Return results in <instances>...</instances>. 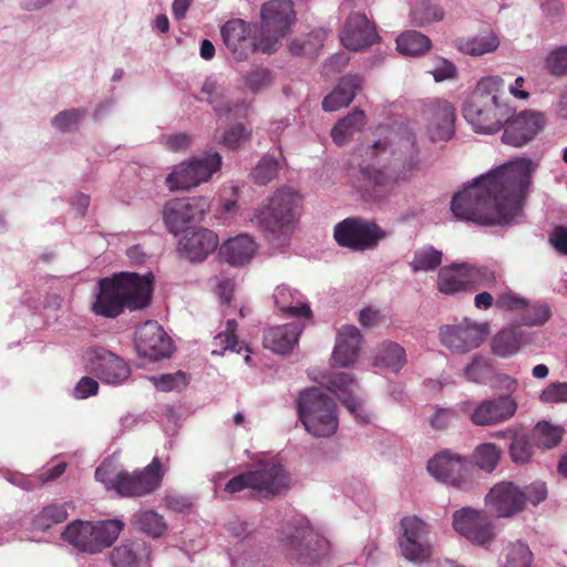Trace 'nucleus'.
Here are the masks:
<instances>
[{
	"label": "nucleus",
	"instance_id": "nucleus-1",
	"mask_svg": "<svg viewBox=\"0 0 567 567\" xmlns=\"http://www.w3.org/2000/svg\"><path fill=\"white\" fill-rule=\"evenodd\" d=\"M533 171L530 159L517 158L476 178L452 198L453 215L482 226L513 224L522 213Z\"/></svg>",
	"mask_w": 567,
	"mask_h": 567
},
{
	"label": "nucleus",
	"instance_id": "nucleus-2",
	"mask_svg": "<svg viewBox=\"0 0 567 567\" xmlns=\"http://www.w3.org/2000/svg\"><path fill=\"white\" fill-rule=\"evenodd\" d=\"M153 276L120 272L99 281V293L91 306L95 316L115 319L125 310L136 311L151 303Z\"/></svg>",
	"mask_w": 567,
	"mask_h": 567
},
{
	"label": "nucleus",
	"instance_id": "nucleus-3",
	"mask_svg": "<svg viewBox=\"0 0 567 567\" xmlns=\"http://www.w3.org/2000/svg\"><path fill=\"white\" fill-rule=\"evenodd\" d=\"M504 81L498 75L483 78L463 107L465 120L475 132L493 134L509 120L513 107L502 101Z\"/></svg>",
	"mask_w": 567,
	"mask_h": 567
},
{
	"label": "nucleus",
	"instance_id": "nucleus-4",
	"mask_svg": "<svg viewBox=\"0 0 567 567\" xmlns=\"http://www.w3.org/2000/svg\"><path fill=\"white\" fill-rule=\"evenodd\" d=\"M299 195L288 187L276 189L255 208L250 221L270 243H284L295 229Z\"/></svg>",
	"mask_w": 567,
	"mask_h": 567
},
{
	"label": "nucleus",
	"instance_id": "nucleus-5",
	"mask_svg": "<svg viewBox=\"0 0 567 567\" xmlns=\"http://www.w3.org/2000/svg\"><path fill=\"white\" fill-rule=\"evenodd\" d=\"M392 146L393 164L391 173L373 165L360 167L362 179L379 190L392 189L400 182L408 181L420 165V151L414 134L406 133Z\"/></svg>",
	"mask_w": 567,
	"mask_h": 567
},
{
	"label": "nucleus",
	"instance_id": "nucleus-6",
	"mask_svg": "<svg viewBox=\"0 0 567 567\" xmlns=\"http://www.w3.org/2000/svg\"><path fill=\"white\" fill-rule=\"evenodd\" d=\"M278 546L280 553L290 561L312 564L327 554L329 543L308 522H299L282 526Z\"/></svg>",
	"mask_w": 567,
	"mask_h": 567
},
{
	"label": "nucleus",
	"instance_id": "nucleus-7",
	"mask_svg": "<svg viewBox=\"0 0 567 567\" xmlns=\"http://www.w3.org/2000/svg\"><path fill=\"white\" fill-rule=\"evenodd\" d=\"M298 415L307 432L316 437L336 433L339 420L336 402L319 388L303 390L297 401Z\"/></svg>",
	"mask_w": 567,
	"mask_h": 567
},
{
	"label": "nucleus",
	"instance_id": "nucleus-8",
	"mask_svg": "<svg viewBox=\"0 0 567 567\" xmlns=\"http://www.w3.org/2000/svg\"><path fill=\"white\" fill-rule=\"evenodd\" d=\"M546 497L547 487L544 482L536 481L523 488L513 482H501L489 489L485 502L497 517H511L523 512L527 504L536 506Z\"/></svg>",
	"mask_w": 567,
	"mask_h": 567
},
{
	"label": "nucleus",
	"instance_id": "nucleus-9",
	"mask_svg": "<svg viewBox=\"0 0 567 567\" xmlns=\"http://www.w3.org/2000/svg\"><path fill=\"white\" fill-rule=\"evenodd\" d=\"M123 528L124 523L118 519L96 523L78 519L64 528L62 539L80 551L96 554L110 547Z\"/></svg>",
	"mask_w": 567,
	"mask_h": 567
},
{
	"label": "nucleus",
	"instance_id": "nucleus-10",
	"mask_svg": "<svg viewBox=\"0 0 567 567\" xmlns=\"http://www.w3.org/2000/svg\"><path fill=\"white\" fill-rule=\"evenodd\" d=\"M260 50L264 53L276 52L280 41L290 32L296 22V12L291 0H270L260 10Z\"/></svg>",
	"mask_w": 567,
	"mask_h": 567
},
{
	"label": "nucleus",
	"instance_id": "nucleus-11",
	"mask_svg": "<svg viewBox=\"0 0 567 567\" xmlns=\"http://www.w3.org/2000/svg\"><path fill=\"white\" fill-rule=\"evenodd\" d=\"M333 237L339 246L363 252L375 249L386 231L373 220L348 217L334 226Z\"/></svg>",
	"mask_w": 567,
	"mask_h": 567
},
{
	"label": "nucleus",
	"instance_id": "nucleus-12",
	"mask_svg": "<svg viewBox=\"0 0 567 567\" xmlns=\"http://www.w3.org/2000/svg\"><path fill=\"white\" fill-rule=\"evenodd\" d=\"M164 470L161 461L154 457L142 470L120 471L110 481V486L122 497H141L155 492L162 484Z\"/></svg>",
	"mask_w": 567,
	"mask_h": 567
},
{
	"label": "nucleus",
	"instance_id": "nucleus-13",
	"mask_svg": "<svg viewBox=\"0 0 567 567\" xmlns=\"http://www.w3.org/2000/svg\"><path fill=\"white\" fill-rule=\"evenodd\" d=\"M518 404L509 394L478 402L466 401L460 404V411L476 426H495L511 420Z\"/></svg>",
	"mask_w": 567,
	"mask_h": 567
},
{
	"label": "nucleus",
	"instance_id": "nucleus-14",
	"mask_svg": "<svg viewBox=\"0 0 567 567\" xmlns=\"http://www.w3.org/2000/svg\"><path fill=\"white\" fill-rule=\"evenodd\" d=\"M431 527L417 516H405L400 523L398 537L402 556L412 563L422 564L432 555Z\"/></svg>",
	"mask_w": 567,
	"mask_h": 567
},
{
	"label": "nucleus",
	"instance_id": "nucleus-15",
	"mask_svg": "<svg viewBox=\"0 0 567 567\" xmlns=\"http://www.w3.org/2000/svg\"><path fill=\"white\" fill-rule=\"evenodd\" d=\"M221 157L218 153L194 157L189 162L174 167L166 177V186L171 190L188 189L207 182L220 168Z\"/></svg>",
	"mask_w": 567,
	"mask_h": 567
},
{
	"label": "nucleus",
	"instance_id": "nucleus-16",
	"mask_svg": "<svg viewBox=\"0 0 567 567\" xmlns=\"http://www.w3.org/2000/svg\"><path fill=\"white\" fill-rule=\"evenodd\" d=\"M208 209L204 197L174 198L165 204L163 218L168 231L177 235L186 226L202 221Z\"/></svg>",
	"mask_w": 567,
	"mask_h": 567
},
{
	"label": "nucleus",
	"instance_id": "nucleus-17",
	"mask_svg": "<svg viewBox=\"0 0 567 567\" xmlns=\"http://www.w3.org/2000/svg\"><path fill=\"white\" fill-rule=\"evenodd\" d=\"M454 529L475 545L484 546L495 536V526L482 511L464 507L453 514Z\"/></svg>",
	"mask_w": 567,
	"mask_h": 567
},
{
	"label": "nucleus",
	"instance_id": "nucleus-18",
	"mask_svg": "<svg viewBox=\"0 0 567 567\" xmlns=\"http://www.w3.org/2000/svg\"><path fill=\"white\" fill-rule=\"evenodd\" d=\"M487 334L486 324L464 320L454 326H443L440 329L441 342L452 352L466 353L478 348Z\"/></svg>",
	"mask_w": 567,
	"mask_h": 567
},
{
	"label": "nucleus",
	"instance_id": "nucleus-19",
	"mask_svg": "<svg viewBox=\"0 0 567 567\" xmlns=\"http://www.w3.org/2000/svg\"><path fill=\"white\" fill-rule=\"evenodd\" d=\"M467 466L464 456L450 450L437 453L427 462V471L433 477L456 488L466 487Z\"/></svg>",
	"mask_w": 567,
	"mask_h": 567
},
{
	"label": "nucleus",
	"instance_id": "nucleus-20",
	"mask_svg": "<svg viewBox=\"0 0 567 567\" xmlns=\"http://www.w3.org/2000/svg\"><path fill=\"white\" fill-rule=\"evenodd\" d=\"M135 347L140 357L151 361L168 358L172 340L156 321H146L135 333Z\"/></svg>",
	"mask_w": 567,
	"mask_h": 567
},
{
	"label": "nucleus",
	"instance_id": "nucleus-21",
	"mask_svg": "<svg viewBox=\"0 0 567 567\" xmlns=\"http://www.w3.org/2000/svg\"><path fill=\"white\" fill-rule=\"evenodd\" d=\"M252 33V25L243 19L227 21L220 30L226 48L237 61H245L248 56L260 49Z\"/></svg>",
	"mask_w": 567,
	"mask_h": 567
},
{
	"label": "nucleus",
	"instance_id": "nucleus-22",
	"mask_svg": "<svg viewBox=\"0 0 567 567\" xmlns=\"http://www.w3.org/2000/svg\"><path fill=\"white\" fill-rule=\"evenodd\" d=\"M544 116L536 112L524 111L514 117L512 114L509 120L504 123L502 141L507 145L520 147L532 141L544 127Z\"/></svg>",
	"mask_w": 567,
	"mask_h": 567
},
{
	"label": "nucleus",
	"instance_id": "nucleus-23",
	"mask_svg": "<svg viewBox=\"0 0 567 567\" xmlns=\"http://www.w3.org/2000/svg\"><path fill=\"white\" fill-rule=\"evenodd\" d=\"M250 472L252 491L262 497H272L288 488L289 477L285 467L274 461L260 463Z\"/></svg>",
	"mask_w": 567,
	"mask_h": 567
},
{
	"label": "nucleus",
	"instance_id": "nucleus-24",
	"mask_svg": "<svg viewBox=\"0 0 567 567\" xmlns=\"http://www.w3.org/2000/svg\"><path fill=\"white\" fill-rule=\"evenodd\" d=\"M89 368L103 382L110 384L121 383L131 374V370L123 359L103 348L91 351Z\"/></svg>",
	"mask_w": 567,
	"mask_h": 567
},
{
	"label": "nucleus",
	"instance_id": "nucleus-25",
	"mask_svg": "<svg viewBox=\"0 0 567 567\" xmlns=\"http://www.w3.org/2000/svg\"><path fill=\"white\" fill-rule=\"evenodd\" d=\"M340 40L347 49L358 51L378 42L379 35L364 14L351 13L340 32Z\"/></svg>",
	"mask_w": 567,
	"mask_h": 567
},
{
	"label": "nucleus",
	"instance_id": "nucleus-26",
	"mask_svg": "<svg viewBox=\"0 0 567 567\" xmlns=\"http://www.w3.org/2000/svg\"><path fill=\"white\" fill-rule=\"evenodd\" d=\"M425 114L429 120V134L432 141H447L454 134L455 109L445 100L432 101Z\"/></svg>",
	"mask_w": 567,
	"mask_h": 567
},
{
	"label": "nucleus",
	"instance_id": "nucleus-27",
	"mask_svg": "<svg viewBox=\"0 0 567 567\" xmlns=\"http://www.w3.org/2000/svg\"><path fill=\"white\" fill-rule=\"evenodd\" d=\"M218 246V236L210 229L186 233L178 243L179 252L190 261H202Z\"/></svg>",
	"mask_w": 567,
	"mask_h": 567
},
{
	"label": "nucleus",
	"instance_id": "nucleus-28",
	"mask_svg": "<svg viewBox=\"0 0 567 567\" xmlns=\"http://www.w3.org/2000/svg\"><path fill=\"white\" fill-rule=\"evenodd\" d=\"M436 288L446 296L471 293L467 262L442 267L437 274Z\"/></svg>",
	"mask_w": 567,
	"mask_h": 567
},
{
	"label": "nucleus",
	"instance_id": "nucleus-29",
	"mask_svg": "<svg viewBox=\"0 0 567 567\" xmlns=\"http://www.w3.org/2000/svg\"><path fill=\"white\" fill-rule=\"evenodd\" d=\"M362 334L354 326H343L337 336L332 352V361L340 367H348L355 362L359 355Z\"/></svg>",
	"mask_w": 567,
	"mask_h": 567
},
{
	"label": "nucleus",
	"instance_id": "nucleus-30",
	"mask_svg": "<svg viewBox=\"0 0 567 567\" xmlns=\"http://www.w3.org/2000/svg\"><path fill=\"white\" fill-rule=\"evenodd\" d=\"M363 79L358 74L342 76L336 87L323 99L322 109L334 112L348 106L362 90Z\"/></svg>",
	"mask_w": 567,
	"mask_h": 567
},
{
	"label": "nucleus",
	"instance_id": "nucleus-31",
	"mask_svg": "<svg viewBox=\"0 0 567 567\" xmlns=\"http://www.w3.org/2000/svg\"><path fill=\"white\" fill-rule=\"evenodd\" d=\"M329 384L333 391L338 392V398L349 412L357 419L364 421V409L361 400L353 393L358 385L351 374L346 372L332 373L329 377Z\"/></svg>",
	"mask_w": 567,
	"mask_h": 567
},
{
	"label": "nucleus",
	"instance_id": "nucleus-32",
	"mask_svg": "<svg viewBox=\"0 0 567 567\" xmlns=\"http://www.w3.org/2000/svg\"><path fill=\"white\" fill-rule=\"evenodd\" d=\"M302 329L299 322L271 328L264 336V346L277 353H289L298 342Z\"/></svg>",
	"mask_w": 567,
	"mask_h": 567
},
{
	"label": "nucleus",
	"instance_id": "nucleus-33",
	"mask_svg": "<svg viewBox=\"0 0 567 567\" xmlns=\"http://www.w3.org/2000/svg\"><path fill=\"white\" fill-rule=\"evenodd\" d=\"M257 249V244L248 235H239L225 241L219 249L223 259L233 265L241 266L250 261Z\"/></svg>",
	"mask_w": 567,
	"mask_h": 567
},
{
	"label": "nucleus",
	"instance_id": "nucleus-34",
	"mask_svg": "<svg viewBox=\"0 0 567 567\" xmlns=\"http://www.w3.org/2000/svg\"><path fill=\"white\" fill-rule=\"evenodd\" d=\"M274 299L278 309L289 317H311V309L301 300V293L286 285H280L275 289Z\"/></svg>",
	"mask_w": 567,
	"mask_h": 567
},
{
	"label": "nucleus",
	"instance_id": "nucleus-35",
	"mask_svg": "<svg viewBox=\"0 0 567 567\" xmlns=\"http://www.w3.org/2000/svg\"><path fill=\"white\" fill-rule=\"evenodd\" d=\"M197 99L210 104L217 116L229 114L236 106L226 89L213 79L205 80Z\"/></svg>",
	"mask_w": 567,
	"mask_h": 567
},
{
	"label": "nucleus",
	"instance_id": "nucleus-36",
	"mask_svg": "<svg viewBox=\"0 0 567 567\" xmlns=\"http://www.w3.org/2000/svg\"><path fill=\"white\" fill-rule=\"evenodd\" d=\"M142 553L148 560L151 551L143 542L122 544L112 550V565L113 567H140Z\"/></svg>",
	"mask_w": 567,
	"mask_h": 567
},
{
	"label": "nucleus",
	"instance_id": "nucleus-37",
	"mask_svg": "<svg viewBox=\"0 0 567 567\" xmlns=\"http://www.w3.org/2000/svg\"><path fill=\"white\" fill-rule=\"evenodd\" d=\"M365 123L364 112L360 109H355L352 113L336 123L331 131V137L337 145L341 146L346 144L354 133L361 131Z\"/></svg>",
	"mask_w": 567,
	"mask_h": 567
},
{
	"label": "nucleus",
	"instance_id": "nucleus-38",
	"mask_svg": "<svg viewBox=\"0 0 567 567\" xmlns=\"http://www.w3.org/2000/svg\"><path fill=\"white\" fill-rule=\"evenodd\" d=\"M457 49L468 55H483L497 50L499 40L493 32L478 34L476 37L460 38L456 40Z\"/></svg>",
	"mask_w": 567,
	"mask_h": 567
},
{
	"label": "nucleus",
	"instance_id": "nucleus-39",
	"mask_svg": "<svg viewBox=\"0 0 567 567\" xmlns=\"http://www.w3.org/2000/svg\"><path fill=\"white\" fill-rule=\"evenodd\" d=\"M405 350L395 342L381 343L374 357V365L398 372L405 364Z\"/></svg>",
	"mask_w": 567,
	"mask_h": 567
},
{
	"label": "nucleus",
	"instance_id": "nucleus-40",
	"mask_svg": "<svg viewBox=\"0 0 567 567\" xmlns=\"http://www.w3.org/2000/svg\"><path fill=\"white\" fill-rule=\"evenodd\" d=\"M431 48L430 39L417 31H406L396 39V49L405 55H420Z\"/></svg>",
	"mask_w": 567,
	"mask_h": 567
},
{
	"label": "nucleus",
	"instance_id": "nucleus-41",
	"mask_svg": "<svg viewBox=\"0 0 567 567\" xmlns=\"http://www.w3.org/2000/svg\"><path fill=\"white\" fill-rule=\"evenodd\" d=\"M564 429L558 425H553L547 421L538 422L533 432L532 439L536 445L544 449H551L561 442Z\"/></svg>",
	"mask_w": 567,
	"mask_h": 567
},
{
	"label": "nucleus",
	"instance_id": "nucleus-42",
	"mask_svg": "<svg viewBox=\"0 0 567 567\" xmlns=\"http://www.w3.org/2000/svg\"><path fill=\"white\" fill-rule=\"evenodd\" d=\"M468 279H470V292L477 291L481 288L494 289L503 285L499 280L501 277L487 267H477L467 264Z\"/></svg>",
	"mask_w": 567,
	"mask_h": 567
},
{
	"label": "nucleus",
	"instance_id": "nucleus-43",
	"mask_svg": "<svg viewBox=\"0 0 567 567\" xmlns=\"http://www.w3.org/2000/svg\"><path fill=\"white\" fill-rule=\"evenodd\" d=\"M520 334L515 329H503L493 339V352L499 357H511L519 350Z\"/></svg>",
	"mask_w": 567,
	"mask_h": 567
},
{
	"label": "nucleus",
	"instance_id": "nucleus-44",
	"mask_svg": "<svg viewBox=\"0 0 567 567\" xmlns=\"http://www.w3.org/2000/svg\"><path fill=\"white\" fill-rule=\"evenodd\" d=\"M68 518V512L64 505L51 504L44 506L33 518L34 529L47 530L52 526L63 523Z\"/></svg>",
	"mask_w": 567,
	"mask_h": 567
},
{
	"label": "nucleus",
	"instance_id": "nucleus-45",
	"mask_svg": "<svg viewBox=\"0 0 567 567\" xmlns=\"http://www.w3.org/2000/svg\"><path fill=\"white\" fill-rule=\"evenodd\" d=\"M444 17L442 8L431 0H421L411 10L413 24L423 27L432 22L441 21Z\"/></svg>",
	"mask_w": 567,
	"mask_h": 567
},
{
	"label": "nucleus",
	"instance_id": "nucleus-46",
	"mask_svg": "<svg viewBox=\"0 0 567 567\" xmlns=\"http://www.w3.org/2000/svg\"><path fill=\"white\" fill-rule=\"evenodd\" d=\"M279 169V162L272 155L266 154L251 169L250 178L256 185L265 186L278 176Z\"/></svg>",
	"mask_w": 567,
	"mask_h": 567
},
{
	"label": "nucleus",
	"instance_id": "nucleus-47",
	"mask_svg": "<svg viewBox=\"0 0 567 567\" xmlns=\"http://www.w3.org/2000/svg\"><path fill=\"white\" fill-rule=\"evenodd\" d=\"M503 454L501 447L494 443H482L477 445L473 453L474 463L486 473H492Z\"/></svg>",
	"mask_w": 567,
	"mask_h": 567
},
{
	"label": "nucleus",
	"instance_id": "nucleus-48",
	"mask_svg": "<svg viewBox=\"0 0 567 567\" xmlns=\"http://www.w3.org/2000/svg\"><path fill=\"white\" fill-rule=\"evenodd\" d=\"M238 323L235 319H229L226 323V330L215 337V343L218 348L212 350V354L221 355L226 350L240 353L244 347L239 343L236 330ZM245 350H248L245 347Z\"/></svg>",
	"mask_w": 567,
	"mask_h": 567
},
{
	"label": "nucleus",
	"instance_id": "nucleus-49",
	"mask_svg": "<svg viewBox=\"0 0 567 567\" xmlns=\"http://www.w3.org/2000/svg\"><path fill=\"white\" fill-rule=\"evenodd\" d=\"M442 251L432 246L422 247L414 252L410 266L414 272L432 271L442 264Z\"/></svg>",
	"mask_w": 567,
	"mask_h": 567
},
{
	"label": "nucleus",
	"instance_id": "nucleus-50",
	"mask_svg": "<svg viewBox=\"0 0 567 567\" xmlns=\"http://www.w3.org/2000/svg\"><path fill=\"white\" fill-rule=\"evenodd\" d=\"M134 523L138 529L153 537L162 536L167 527L164 517L152 509L136 514Z\"/></svg>",
	"mask_w": 567,
	"mask_h": 567
},
{
	"label": "nucleus",
	"instance_id": "nucleus-51",
	"mask_svg": "<svg viewBox=\"0 0 567 567\" xmlns=\"http://www.w3.org/2000/svg\"><path fill=\"white\" fill-rule=\"evenodd\" d=\"M509 455L515 463H526L533 455V444L528 436L515 434L509 445Z\"/></svg>",
	"mask_w": 567,
	"mask_h": 567
},
{
	"label": "nucleus",
	"instance_id": "nucleus-52",
	"mask_svg": "<svg viewBox=\"0 0 567 567\" xmlns=\"http://www.w3.org/2000/svg\"><path fill=\"white\" fill-rule=\"evenodd\" d=\"M532 551L524 543L513 544L507 554L506 567H530Z\"/></svg>",
	"mask_w": 567,
	"mask_h": 567
},
{
	"label": "nucleus",
	"instance_id": "nucleus-53",
	"mask_svg": "<svg viewBox=\"0 0 567 567\" xmlns=\"http://www.w3.org/2000/svg\"><path fill=\"white\" fill-rule=\"evenodd\" d=\"M489 370L488 360L481 355H475L472 362L465 367L464 377L470 382L481 383L487 378Z\"/></svg>",
	"mask_w": 567,
	"mask_h": 567
},
{
	"label": "nucleus",
	"instance_id": "nucleus-54",
	"mask_svg": "<svg viewBox=\"0 0 567 567\" xmlns=\"http://www.w3.org/2000/svg\"><path fill=\"white\" fill-rule=\"evenodd\" d=\"M85 112L81 109H71L60 112L52 120L55 128L62 132H69L79 125L80 120L84 116Z\"/></svg>",
	"mask_w": 567,
	"mask_h": 567
},
{
	"label": "nucleus",
	"instance_id": "nucleus-55",
	"mask_svg": "<svg viewBox=\"0 0 567 567\" xmlns=\"http://www.w3.org/2000/svg\"><path fill=\"white\" fill-rule=\"evenodd\" d=\"M271 82V72L266 68H256L245 76V84L254 93L268 87Z\"/></svg>",
	"mask_w": 567,
	"mask_h": 567
},
{
	"label": "nucleus",
	"instance_id": "nucleus-56",
	"mask_svg": "<svg viewBox=\"0 0 567 567\" xmlns=\"http://www.w3.org/2000/svg\"><path fill=\"white\" fill-rule=\"evenodd\" d=\"M546 66L554 75L567 74V47L554 50L546 59Z\"/></svg>",
	"mask_w": 567,
	"mask_h": 567
},
{
	"label": "nucleus",
	"instance_id": "nucleus-57",
	"mask_svg": "<svg viewBox=\"0 0 567 567\" xmlns=\"http://www.w3.org/2000/svg\"><path fill=\"white\" fill-rule=\"evenodd\" d=\"M550 318V309L547 305H526L523 313L525 324H543Z\"/></svg>",
	"mask_w": 567,
	"mask_h": 567
},
{
	"label": "nucleus",
	"instance_id": "nucleus-58",
	"mask_svg": "<svg viewBox=\"0 0 567 567\" xmlns=\"http://www.w3.org/2000/svg\"><path fill=\"white\" fill-rule=\"evenodd\" d=\"M457 412L451 408H436L435 412L430 416V424L436 431L446 430L455 419Z\"/></svg>",
	"mask_w": 567,
	"mask_h": 567
},
{
	"label": "nucleus",
	"instance_id": "nucleus-59",
	"mask_svg": "<svg viewBox=\"0 0 567 567\" xmlns=\"http://www.w3.org/2000/svg\"><path fill=\"white\" fill-rule=\"evenodd\" d=\"M249 137L250 133L246 131L243 124L238 123L223 134L221 143L230 150H236L241 142L249 140Z\"/></svg>",
	"mask_w": 567,
	"mask_h": 567
},
{
	"label": "nucleus",
	"instance_id": "nucleus-60",
	"mask_svg": "<svg viewBox=\"0 0 567 567\" xmlns=\"http://www.w3.org/2000/svg\"><path fill=\"white\" fill-rule=\"evenodd\" d=\"M540 400L545 403L567 402V383L557 382L549 384L543 390Z\"/></svg>",
	"mask_w": 567,
	"mask_h": 567
},
{
	"label": "nucleus",
	"instance_id": "nucleus-61",
	"mask_svg": "<svg viewBox=\"0 0 567 567\" xmlns=\"http://www.w3.org/2000/svg\"><path fill=\"white\" fill-rule=\"evenodd\" d=\"M157 390L172 391L178 388L179 383H185V374L177 372L175 374H162L152 378Z\"/></svg>",
	"mask_w": 567,
	"mask_h": 567
},
{
	"label": "nucleus",
	"instance_id": "nucleus-62",
	"mask_svg": "<svg viewBox=\"0 0 567 567\" xmlns=\"http://www.w3.org/2000/svg\"><path fill=\"white\" fill-rule=\"evenodd\" d=\"M495 305L502 310H524L527 301L513 292H506L498 296Z\"/></svg>",
	"mask_w": 567,
	"mask_h": 567
},
{
	"label": "nucleus",
	"instance_id": "nucleus-63",
	"mask_svg": "<svg viewBox=\"0 0 567 567\" xmlns=\"http://www.w3.org/2000/svg\"><path fill=\"white\" fill-rule=\"evenodd\" d=\"M245 488L252 489V476L250 471L230 478L225 485V491L229 494L239 493Z\"/></svg>",
	"mask_w": 567,
	"mask_h": 567
},
{
	"label": "nucleus",
	"instance_id": "nucleus-64",
	"mask_svg": "<svg viewBox=\"0 0 567 567\" xmlns=\"http://www.w3.org/2000/svg\"><path fill=\"white\" fill-rule=\"evenodd\" d=\"M550 245L561 255H567V226H556L549 235Z\"/></svg>",
	"mask_w": 567,
	"mask_h": 567
}]
</instances>
